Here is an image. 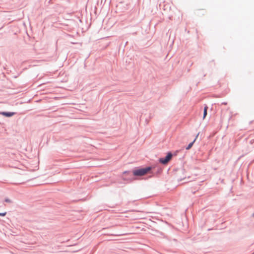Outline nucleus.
<instances>
[{"instance_id": "obj_2", "label": "nucleus", "mask_w": 254, "mask_h": 254, "mask_svg": "<svg viewBox=\"0 0 254 254\" xmlns=\"http://www.w3.org/2000/svg\"><path fill=\"white\" fill-rule=\"evenodd\" d=\"M172 157L171 153H168L165 158H160L159 161L161 163L166 164L171 160Z\"/></svg>"}, {"instance_id": "obj_6", "label": "nucleus", "mask_w": 254, "mask_h": 254, "mask_svg": "<svg viewBox=\"0 0 254 254\" xmlns=\"http://www.w3.org/2000/svg\"><path fill=\"white\" fill-rule=\"evenodd\" d=\"M6 214V212H3V213H0V216H4Z\"/></svg>"}, {"instance_id": "obj_1", "label": "nucleus", "mask_w": 254, "mask_h": 254, "mask_svg": "<svg viewBox=\"0 0 254 254\" xmlns=\"http://www.w3.org/2000/svg\"><path fill=\"white\" fill-rule=\"evenodd\" d=\"M151 169L150 167L140 168L133 170L132 173L134 176H142L146 174Z\"/></svg>"}, {"instance_id": "obj_4", "label": "nucleus", "mask_w": 254, "mask_h": 254, "mask_svg": "<svg viewBox=\"0 0 254 254\" xmlns=\"http://www.w3.org/2000/svg\"><path fill=\"white\" fill-rule=\"evenodd\" d=\"M198 135H199V133H198V134H197V135H196V136L195 138L194 139V140H193L192 142H190V143L188 145V146L187 147V148H186V149H187V150H189L190 149V148H191V147H192V146L193 145V144L194 142L195 141V140H196V139L197 137H198Z\"/></svg>"}, {"instance_id": "obj_7", "label": "nucleus", "mask_w": 254, "mask_h": 254, "mask_svg": "<svg viewBox=\"0 0 254 254\" xmlns=\"http://www.w3.org/2000/svg\"><path fill=\"white\" fill-rule=\"evenodd\" d=\"M5 201L6 202L10 203L11 200L9 199L6 198L5 199Z\"/></svg>"}, {"instance_id": "obj_3", "label": "nucleus", "mask_w": 254, "mask_h": 254, "mask_svg": "<svg viewBox=\"0 0 254 254\" xmlns=\"http://www.w3.org/2000/svg\"><path fill=\"white\" fill-rule=\"evenodd\" d=\"M1 115L6 117H11L14 115L13 112H2L0 113Z\"/></svg>"}, {"instance_id": "obj_5", "label": "nucleus", "mask_w": 254, "mask_h": 254, "mask_svg": "<svg viewBox=\"0 0 254 254\" xmlns=\"http://www.w3.org/2000/svg\"><path fill=\"white\" fill-rule=\"evenodd\" d=\"M207 109H208V107L207 106H206L204 108L203 117V119L205 118V117L207 115Z\"/></svg>"}]
</instances>
